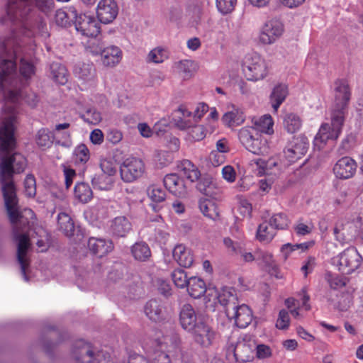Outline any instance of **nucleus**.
<instances>
[{
  "mask_svg": "<svg viewBox=\"0 0 363 363\" xmlns=\"http://www.w3.org/2000/svg\"><path fill=\"white\" fill-rule=\"evenodd\" d=\"M74 74L84 83L90 85L94 84L96 79V73L94 65L92 63H82L74 68Z\"/></svg>",
  "mask_w": 363,
  "mask_h": 363,
  "instance_id": "25",
  "label": "nucleus"
},
{
  "mask_svg": "<svg viewBox=\"0 0 363 363\" xmlns=\"http://www.w3.org/2000/svg\"><path fill=\"white\" fill-rule=\"evenodd\" d=\"M24 193L28 197H33L36 194L35 179L31 174H28L24 180Z\"/></svg>",
  "mask_w": 363,
  "mask_h": 363,
  "instance_id": "53",
  "label": "nucleus"
},
{
  "mask_svg": "<svg viewBox=\"0 0 363 363\" xmlns=\"http://www.w3.org/2000/svg\"><path fill=\"white\" fill-rule=\"evenodd\" d=\"M223 244L227 249L228 252L233 256H238V253L242 252V247L245 245L242 241H234L230 238L223 239Z\"/></svg>",
  "mask_w": 363,
  "mask_h": 363,
  "instance_id": "49",
  "label": "nucleus"
},
{
  "mask_svg": "<svg viewBox=\"0 0 363 363\" xmlns=\"http://www.w3.org/2000/svg\"><path fill=\"white\" fill-rule=\"evenodd\" d=\"M313 225L312 223L306 224L303 223L302 219L297 221L296 225L294 226V232L298 235H306L312 232Z\"/></svg>",
  "mask_w": 363,
  "mask_h": 363,
  "instance_id": "56",
  "label": "nucleus"
},
{
  "mask_svg": "<svg viewBox=\"0 0 363 363\" xmlns=\"http://www.w3.org/2000/svg\"><path fill=\"white\" fill-rule=\"evenodd\" d=\"M289 322L290 318L289 313L284 309L281 310L276 323L277 328L281 330L286 329L289 325Z\"/></svg>",
  "mask_w": 363,
  "mask_h": 363,
  "instance_id": "59",
  "label": "nucleus"
},
{
  "mask_svg": "<svg viewBox=\"0 0 363 363\" xmlns=\"http://www.w3.org/2000/svg\"><path fill=\"white\" fill-rule=\"evenodd\" d=\"M255 342L249 335L239 339L234 347V356L238 362L245 363L254 359Z\"/></svg>",
  "mask_w": 363,
  "mask_h": 363,
  "instance_id": "10",
  "label": "nucleus"
},
{
  "mask_svg": "<svg viewBox=\"0 0 363 363\" xmlns=\"http://www.w3.org/2000/svg\"><path fill=\"white\" fill-rule=\"evenodd\" d=\"M55 18L56 23L60 26L65 27L69 23L68 13L62 9L56 11Z\"/></svg>",
  "mask_w": 363,
  "mask_h": 363,
  "instance_id": "61",
  "label": "nucleus"
},
{
  "mask_svg": "<svg viewBox=\"0 0 363 363\" xmlns=\"http://www.w3.org/2000/svg\"><path fill=\"white\" fill-rule=\"evenodd\" d=\"M35 5L42 12L48 14L54 9L53 0H35Z\"/></svg>",
  "mask_w": 363,
  "mask_h": 363,
  "instance_id": "60",
  "label": "nucleus"
},
{
  "mask_svg": "<svg viewBox=\"0 0 363 363\" xmlns=\"http://www.w3.org/2000/svg\"><path fill=\"white\" fill-rule=\"evenodd\" d=\"M101 62L105 67H116L123 57L122 50L117 46L111 45L104 48L101 53Z\"/></svg>",
  "mask_w": 363,
  "mask_h": 363,
  "instance_id": "24",
  "label": "nucleus"
},
{
  "mask_svg": "<svg viewBox=\"0 0 363 363\" xmlns=\"http://www.w3.org/2000/svg\"><path fill=\"white\" fill-rule=\"evenodd\" d=\"M283 33V23L278 19H270L260 28L258 40L262 45H272L282 35Z\"/></svg>",
  "mask_w": 363,
  "mask_h": 363,
  "instance_id": "9",
  "label": "nucleus"
},
{
  "mask_svg": "<svg viewBox=\"0 0 363 363\" xmlns=\"http://www.w3.org/2000/svg\"><path fill=\"white\" fill-rule=\"evenodd\" d=\"M200 211L203 216L212 220H216L219 217V209L218 206H199Z\"/></svg>",
  "mask_w": 363,
  "mask_h": 363,
  "instance_id": "58",
  "label": "nucleus"
},
{
  "mask_svg": "<svg viewBox=\"0 0 363 363\" xmlns=\"http://www.w3.org/2000/svg\"><path fill=\"white\" fill-rule=\"evenodd\" d=\"M111 228L113 235L124 237L131 230V223L125 216H119L114 218Z\"/></svg>",
  "mask_w": 363,
  "mask_h": 363,
  "instance_id": "32",
  "label": "nucleus"
},
{
  "mask_svg": "<svg viewBox=\"0 0 363 363\" xmlns=\"http://www.w3.org/2000/svg\"><path fill=\"white\" fill-rule=\"evenodd\" d=\"M91 38L87 42L86 50L91 52L93 55H101L104 48L101 42L91 37Z\"/></svg>",
  "mask_w": 363,
  "mask_h": 363,
  "instance_id": "57",
  "label": "nucleus"
},
{
  "mask_svg": "<svg viewBox=\"0 0 363 363\" xmlns=\"http://www.w3.org/2000/svg\"><path fill=\"white\" fill-rule=\"evenodd\" d=\"M90 158V152L84 144L78 145L72 153V160L77 166H84Z\"/></svg>",
  "mask_w": 363,
  "mask_h": 363,
  "instance_id": "36",
  "label": "nucleus"
},
{
  "mask_svg": "<svg viewBox=\"0 0 363 363\" xmlns=\"http://www.w3.org/2000/svg\"><path fill=\"white\" fill-rule=\"evenodd\" d=\"M237 4V0H216V7L222 14L231 13Z\"/></svg>",
  "mask_w": 363,
  "mask_h": 363,
  "instance_id": "52",
  "label": "nucleus"
},
{
  "mask_svg": "<svg viewBox=\"0 0 363 363\" xmlns=\"http://www.w3.org/2000/svg\"><path fill=\"white\" fill-rule=\"evenodd\" d=\"M284 125L288 133H294L299 130L302 125V121L297 115L289 113L284 119Z\"/></svg>",
  "mask_w": 363,
  "mask_h": 363,
  "instance_id": "41",
  "label": "nucleus"
},
{
  "mask_svg": "<svg viewBox=\"0 0 363 363\" xmlns=\"http://www.w3.org/2000/svg\"><path fill=\"white\" fill-rule=\"evenodd\" d=\"M74 196L80 202L88 203L92 196V191L87 184L77 183L74 187Z\"/></svg>",
  "mask_w": 363,
  "mask_h": 363,
  "instance_id": "39",
  "label": "nucleus"
},
{
  "mask_svg": "<svg viewBox=\"0 0 363 363\" xmlns=\"http://www.w3.org/2000/svg\"><path fill=\"white\" fill-rule=\"evenodd\" d=\"M357 167V164L354 160L350 157H343L334 165L333 172L338 179H348L354 175Z\"/></svg>",
  "mask_w": 363,
  "mask_h": 363,
  "instance_id": "17",
  "label": "nucleus"
},
{
  "mask_svg": "<svg viewBox=\"0 0 363 363\" xmlns=\"http://www.w3.org/2000/svg\"><path fill=\"white\" fill-rule=\"evenodd\" d=\"M70 126L69 123H59L55 125L53 137L56 144L69 148L72 146V140L70 133L67 130Z\"/></svg>",
  "mask_w": 363,
  "mask_h": 363,
  "instance_id": "28",
  "label": "nucleus"
},
{
  "mask_svg": "<svg viewBox=\"0 0 363 363\" xmlns=\"http://www.w3.org/2000/svg\"><path fill=\"white\" fill-rule=\"evenodd\" d=\"M256 354L259 359H264L271 356V348L266 345H255Z\"/></svg>",
  "mask_w": 363,
  "mask_h": 363,
  "instance_id": "64",
  "label": "nucleus"
},
{
  "mask_svg": "<svg viewBox=\"0 0 363 363\" xmlns=\"http://www.w3.org/2000/svg\"><path fill=\"white\" fill-rule=\"evenodd\" d=\"M147 195L154 203H161L165 201L166 191L155 185L150 186L147 189Z\"/></svg>",
  "mask_w": 363,
  "mask_h": 363,
  "instance_id": "46",
  "label": "nucleus"
},
{
  "mask_svg": "<svg viewBox=\"0 0 363 363\" xmlns=\"http://www.w3.org/2000/svg\"><path fill=\"white\" fill-rule=\"evenodd\" d=\"M214 294V301H217L220 305L223 306L225 309L232 308L238 303V297L234 288L223 287L220 292H217L215 289L208 290V296ZM216 303V301H214Z\"/></svg>",
  "mask_w": 363,
  "mask_h": 363,
  "instance_id": "18",
  "label": "nucleus"
},
{
  "mask_svg": "<svg viewBox=\"0 0 363 363\" xmlns=\"http://www.w3.org/2000/svg\"><path fill=\"white\" fill-rule=\"evenodd\" d=\"M147 317L154 322H160L164 319L165 307L160 300L150 299L144 307Z\"/></svg>",
  "mask_w": 363,
  "mask_h": 363,
  "instance_id": "22",
  "label": "nucleus"
},
{
  "mask_svg": "<svg viewBox=\"0 0 363 363\" xmlns=\"http://www.w3.org/2000/svg\"><path fill=\"white\" fill-rule=\"evenodd\" d=\"M18 206H6L9 220L12 224H16L21 217Z\"/></svg>",
  "mask_w": 363,
  "mask_h": 363,
  "instance_id": "62",
  "label": "nucleus"
},
{
  "mask_svg": "<svg viewBox=\"0 0 363 363\" xmlns=\"http://www.w3.org/2000/svg\"><path fill=\"white\" fill-rule=\"evenodd\" d=\"M172 279L176 286L184 289L189 284L186 272L181 269H174L172 273Z\"/></svg>",
  "mask_w": 363,
  "mask_h": 363,
  "instance_id": "47",
  "label": "nucleus"
},
{
  "mask_svg": "<svg viewBox=\"0 0 363 363\" xmlns=\"http://www.w3.org/2000/svg\"><path fill=\"white\" fill-rule=\"evenodd\" d=\"M197 189L206 196L204 199L207 201H218L220 197L219 191L215 186V184L208 180L199 182L197 184Z\"/></svg>",
  "mask_w": 363,
  "mask_h": 363,
  "instance_id": "33",
  "label": "nucleus"
},
{
  "mask_svg": "<svg viewBox=\"0 0 363 363\" xmlns=\"http://www.w3.org/2000/svg\"><path fill=\"white\" fill-rule=\"evenodd\" d=\"M179 74L184 79H189L196 70V65L191 60H184L179 61L177 65Z\"/></svg>",
  "mask_w": 363,
  "mask_h": 363,
  "instance_id": "42",
  "label": "nucleus"
},
{
  "mask_svg": "<svg viewBox=\"0 0 363 363\" xmlns=\"http://www.w3.org/2000/svg\"><path fill=\"white\" fill-rule=\"evenodd\" d=\"M186 288L189 295L194 298H201L207 291L205 281L198 277H189V284Z\"/></svg>",
  "mask_w": 363,
  "mask_h": 363,
  "instance_id": "29",
  "label": "nucleus"
},
{
  "mask_svg": "<svg viewBox=\"0 0 363 363\" xmlns=\"http://www.w3.org/2000/svg\"><path fill=\"white\" fill-rule=\"evenodd\" d=\"M335 105L333 113L341 112L345 118V109L350 99V91L345 82L338 81L335 83Z\"/></svg>",
  "mask_w": 363,
  "mask_h": 363,
  "instance_id": "14",
  "label": "nucleus"
},
{
  "mask_svg": "<svg viewBox=\"0 0 363 363\" xmlns=\"http://www.w3.org/2000/svg\"><path fill=\"white\" fill-rule=\"evenodd\" d=\"M50 76L55 82L60 84H65L67 82L66 68L58 62L50 65Z\"/></svg>",
  "mask_w": 363,
  "mask_h": 363,
  "instance_id": "37",
  "label": "nucleus"
},
{
  "mask_svg": "<svg viewBox=\"0 0 363 363\" xmlns=\"http://www.w3.org/2000/svg\"><path fill=\"white\" fill-rule=\"evenodd\" d=\"M242 71L247 80L258 81L268 75L269 68L265 59L258 53L254 52L246 55Z\"/></svg>",
  "mask_w": 363,
  "mask_h": 363,
  "instance_id": "5",
  "label": "nucleus"
},
{
  "mask_svg": "<svg viewBox=\"0 0 363 363\" xmlns=\"http://www.w3.org/2000/svg\"><path fill=\"white\" fill-rule=\"evenodd\" d=\"M82 118L90 124H98L101 121V113L95 108H89L81 116Z\"/></svg>",
  "mask_w": 363,
  "mask_h": 363,
  "instance_id": "50",
  "label": "nucleus"
},
{
  "mask_svg": "<svg viewBox=\"0 0 363 363\" xmlns=\"http://www.w3.org/2000/svg\"><path fill=\"white\" fill-rule=\"evenodd\" d=\"M73 354L77 363H93L94 359L96 360L91 345L82 340L76 342Z\"/></svg>",
  "mask_w": 363,
  "mask_h": 363,
  "instance_id": "21",
  "label": "nucleus"
},
{
  "mask_svg": "<svg viewBox=\"0 0 363 363\" xmlns=\"http://www.w3.org/2000/svg\"><path fill=\"white\" fill-rule=\"evenodd\" d=\"M165 187L178 198H185L189 192V182L179 173L167 174L163 179Z\"/></svg>",
  "mask_w": 363,
  "mask_h": 363,
  "instance_id": "12",
  "label": "nucleus"
},
{
  "mask_svg": "<svg viewBox=\"0 0 363 363\" xmlns=\"http://www.w3.org/2000/svg\"><path fill=\"white\" fill-rule=\"evenodd\" d=\"M30 1L23 3L9 0L7 17L11 22H19V33H13L0 45V92L5 104L0 118V181L4 204H16L14 174L23 172L27 165L26 157L18 153L10 154L16 148L14 132L20 110L18 103L23 98L21 88L29 84L36 68L32 58L35 41L50 36L46 22L41 17H28Z\"/></svg>",
  "mask_w": 363,
  "mask_h": 363,
  "instance_id": "1",
  "label": "nucleus"
},
{
  "mask_svg": "<svg viewBox=\"0 0 363 363\" xmlns=\"http://www.w3.org/2000/svg\"><path fill=\"white\" fill-rule=\"evenodd\" d=\"M113 183V176L104 173L96 175L92 179V184L95 188L101 190L110 189Z\"/></svg>",
  "mask_w": 363,
  "mask_h": 363,
  "instance_id": "38",
  "label": "nucleus"
},
{
  "mask_svg": "<svg viewBox=\"0 0 363 363\" xmlns=\"http://www.w3.org/2000/svg\"><path fill=\"white\" fill-rule=\"evenodd\" d=\"M196 312L190 304H184L180 311L179 321L182 327L187 330H192L197 325Z\"/></svg>",
  "mask_w": 363,
  "mask_h": 363,
  "instance_id": "27",
  "label": "nucleus"
},
{
  "mask_svg": "<svg viewBox=\"0 0 363 363\" xmlns=\"http://www.w3.org/2000/svg\"><path fill=\"white\" fill-rule=\"evenodd\" d=\"M154 160L161 167L167 166L173 160L172 154L165 150H157L154 155Z\"/></svg>",
  "mask_w": 363,
  "mask_h": 363,
  "instance_id": "51",
  "label": "nucleus"
},
{
  "mask_svg": "<svg viewBox=\"0 0 363 363\" xmlns=\"http://www.w3.org/2000/svg\"><path fill=\"white\" fill-rule=\"evenodd\" d=\"M254 127L256 128L259 133H273V120L270 115L266 114L258 119L254 120Z\"/></svg>",
  "mask_w": 363,
  "mask_h": 363,
  "instance_id": "40",
  "label": "nucleus"
},
{
  "mask_svg": "<svg viewBox=\"0 0 363 363\" xmlns=\"http://www.w3.org/2000/svg\"><path fill=\"white\" fill-rule=\"evenodd\" d=\"M69 12L74 18V26L77 31L82 35L95 37L99 33V24L94 16L86 13L77 14L75 9H70Z\"/></svg>",
  "mask_w": 363,
  "mask_h": 363,
  "instance_id": "8",
  "label": "nucleus"
},
{
  "mask_svg": "<svg viewBox=\"0 0 363 363\" xmlns=\"http://www.w3.org/2000/svg\"><path fill=\"white\" fill-rule=\"evenodd\" d=\"M145 171L144 162L138 157H130L125 159L120 166L121 179L131 183L140 178Z\"/></svg>",
  "mask_w": 363,
  "mask_h": 363,
  "instance_id": "7",
  "label": "nucleus"
},
{
  "mask_svg": "<svg viewBox=\"0 0 363 363\" xmlns=\"http://www.w3.org/2000/svg\"><path fill=\"white\" fill-rule=\"evenodd\" d=\"M131 252L135 259L140 261H145L151 255L149 246L145 242L135 243L132 247Z\"/></svg>",
  "mask_w": 363,
  "mask_h": 363,
  "instance_id": "43",
  "label": "nucleus"
},
{
  "mask_svg": "<svg viewBox=\"0 0 363 363\" xmlns=\"http://www.w3.org/2000/svg\"><path fill=\"white\" fill-rule=\"evenodd\" d=\"M246 116L244 109L230 104L228 106V111L223 114L222 121L228 128H233L241 125L245 121Z\"/></svg>",
  "mask_w": 363,
  "mask_h": 363,
  "instance_id": "19",
  "label": "nucleus"
},
{
  "mask_svg": "<svg viewBox=\"0 0 363 363\" xmlns=\"http://www.w3.org/2000/svg\"><path fill=\"white\" fill-rule=\"evenodd\" d=\"M222 175L228 182H234L236 179V172L232 166H225L222 169Z\"/></svg>",
  "mask_w": 363,
  "mask_h": 363,
  "instance_id": "63",
  "label": "nucleus"
},
{
  "mask_svg": "<svg viewBox=\"0 0 363 363\" xmlns=\"http://www.w3.org/2000/svg\"><path fill=\"white\" fill-rule=\"evenodd\" d=\"M179 174L185 177L190 183L194 182L200 177L199 169L189 160H183L179 166Z\"/></svg>",
  "mask_w": 363,
  "mask_h": 363,
  "instance_id": "30",
  "label": "nucleus"
},
{
  "mask_svg": "<svg viewBox=\"0 0 363 363\" xmlns=\"http://www.w3.org/2000/svg\"><path fill=\"white\" fill-rule=\"evenodd\" d=\"M169 57L167 50L162 48H155L148 54L147 60L155 64L162 63Z\"/></svg>",
  "mask_w": 363,
  "mask_h": 363,
  "instance_id": "45",
  "label": "nucleus"
},
{
  "mask_svg": "<svg viewBox=\"0 0 363 363\" xmlns=\"http://www.w3.org/2000/svg\"><path fill=\"white\" fill-rule=\"evenodd\" d=\"M326 279L333 289H339L346 285L345 279L337 274L328 273L326 274Z\"/></svg>",
  "mask_w": 363,
  "mask_h": 363,
  "instance_id": "54",
  "label": "nucleus"
},
{
  "mask_svg": "<svg viewBox=\"0 0 363 363\" xmlns=\"http://www.w3.org/2000/svg\"><path fill=\"white\" fill-rule=\"evenodd\" d=\"M290 220L284 213L274 214L269 219V225L276 230H284L289 227Z\"/></svg>",
  "mask_w": 363,
  "mask_h": 363,
  "instance_id": "44",
  "label": "nucleus"
},
{
  "mask_svg": "<svg viewBox=\"0 0 363 363\" xmlns=\"http://www.w3.org/2000/svg\"><path fill=\"white\" fill-rule=\"evenodd\" d=\"M362 260V257L354 247L345 249L333 259L338 270L346 274H350L357 269L361 266Z\"/></svg>",
  "mask_w": 363,
  "mask_h": 363,
  "instance_id": "6",
  "label": "nucleus"
},
{
  "mask_svg": "<svg viewBox=\"0 0 363 363\" xmlns=\"http://www.w3.org/2000/svg\"><path fill=\"white\" fill-rule=\"evenodd\" d=\"M156 350L150 359V363H172L174 359L182 355L181 340L178 334L171 332L157 340Z\"/></svg>",
  "mask_w": 363,
  "mask_h": 363,
  "instance_id": "2",
  "label": "nucleus"
},
{
  "mask_svg": "<svg viewBox=\"0 0 363 363\" xmlns=\"http://www.w3.org/2000/svg\"><path fill=\"white\" fill-rule=\"evenodd\" d=\"M240 143L246 150L255 155H264L268 152L267 140L254 126H245L238 132Z\"/></svg>",
  "mask_w": 363,
  "mask_h": 363,
  "instance_id": "3",
  "label": "nucleus"
},
{
  "mask_svg": "<svg viewBox=\"0 0 363 363\" xmlns=\"http://www.w3.org/2000/svg\"><path fill=\"white\" fill-rule=\"evenodd\" d=\"M192 330L195 341L203 347L210 346L216 337V333L203 322L198 323Z\"/></svg>",
  "mask_w": 363,
  "mask_h": 363,
  "instance_id": "20",
  "label": "nucleus"
},
{
  "mask_svg": "<svg viewBox=\"0 0 363 363\" xmlns=\"http://www.w3.org/2000/svg\"><path fill=\"white\" fill-rule=\"evenodd\" d=\"M88 247L92 254L102 257L113 249V243L111 240L90 238L88 240Z\"/></svg>",
  "mask_w": 363,
  "mask_h": 363,
  "instance_id": "23",
  "label": "nucleus"
},
{
  "mask_svg": "<svg viewBox=\"0 0 363 363\" xmlns=\"http://www.w3.org/2000/svg\"><path fill=\"white\" fill-rule=\"evenodd\" d=\"M174 259L182 267L188 268L194 262V255L191 249L182 244L175 246L173 250Z\"/></svg>",
  "mask_w": 363,
  "mask_h": 363,
  "instance_id": "26",
  "label": "nucleus"
},
{
  "mask_svg": "<svg viewBox=\"0 0 363 363\" xmlns=\"http://www.w3.org/2000/svg\"><path fill=\"white\" fill-rule=\"evenodd\" d=\"M225 313L229 318H233L235 324L240 328H246L252 320V311L245 304L235 305L230 310L228 308L225 310Z\"/></svg>",
  "mask_w": 363,
  "mask_h": 363,
  "instance_id": "15",
  "label": "nucleus"
},
{
  "mask_svg": "<svg viewBox=\"0 0 363 363\" xmlns=\"http://www.w3.org/2000/svg\"><path fill=\"white\" fill-rule=\"evenodd\" d=\"M101 173L114 176L117 171L116 164L112 159H103L100 162Z\"/></svg>",
  "mask_w": 363,
  "mask_h": 363,
  "instance_id": "55",
  "label": "nucleus"
},
{
  "mask_svg": "<svg viewBox=\"0 0 363 363\" xmlns=\"http://www.w3.org/2000/svg\"><path fill=\"white\" fill-rule=\"evenodd\" d=\"M14 240L17 244V260L21 265V271L26 281H28L26 269L30 265L29 259L27 258V252L30 247V238L27 234H15Z\"/></svg>",
  "mask_w": 363,
  "mask_h": 363,
  "instance_id": "13",
  "label": "nucleus"
},
{
  "mask_svg": "<svg viewBox=\"0 0 363 363\" xmlns=\"http://www.w3.org/2000/svg\"><path fill=\"white\" fill-rule=\"evenodd\" d=\"M118 7L114 0H101L96 8L97 18L104 24L111 23L117 16Z\"/></svg>",
  "mask_w": 363,
  "mask_h": 363,
  "instance_id": "16",
  "label": "nucleus"
},
{
  "mask_svg": "<svg viewBox=\"0 0 363 363\" xmlns=\"http://www.w3.org/2000/svg\"><path fill=\"white\" fill-rule=\"evenodd\" d=\"M57 223L59 229L63 232V233L70 237L73 235L74 232V224L71 217L66 213H60L57 216Z\"/></svg>",
  "mask_w": 363,
  "mask_h": 363,
  "instance_id": "35",
  "label": "nucleus"
},
{
  "mask_svg": "<svg viewBox=\"0 0 363 363\" xmlns=\"http://www.w3.org/2000/svg\"><path fill=\"white\" fill-rule=\"evenodd\" d=\"M276 235V230L269 223L264 222L257 228L256 238L261 242H270Z\"/></svg>",
  "mask_w": 363,
  "mask_h": 363,
  "instance_id": "34",
  "label": "nucleus"
},
{
  "mask_svg": "<svg viewBox=\"0 0 363 363\" xmlns=\"http://www.w3.org/2000/svg\"><path fill=\"white\" fill-rule=\"evenodd\" d=\"M309 142L306 137L300 135L294 138L285 148L284 157L289 163H294L307 152Z\"/></svg>",
  "mask_w": 363,
  "mask_h": 363,
  "instance_id": "11",
  "label": "nucleus"
},
{
  "mask_svg": "<svg viewBox=\"0 0 363 363\" xmlns=\"http://www.w3.org/2000/svg\"><path fill=\"white\" fill-rule=\"evenodd\" d=\"M35 141L40 147H50L52 143V136L51 135V133L48 129L45 128L39 130L36 134Z\"/></svg>",
  "mask_w": 363,
  "mask_h": 363,
  "instance_id": "48",
  "label": "nucleus"
},
{
  "mask_svg": "<svg viewBox=\"0 0 363 363\" xmlns=\"http://www.w3.org/2000/svg\"><path fill=\"white\" fill-rule=\"evenodd\" d=\"M289 94L286 84H279L275 86L270 94V102L274 111H277L281 104L284 101Z\"/></svg>",
  "mask_w": 363,
  "mask_h": 363,
  "instance_id": "31",
  "label": "nucleus"
},
{
  "mask_svg": "<svg viewBox=\"0 0 363 363\" xmlns=\"http://www.w3.org/2000/svg\"><path fill=\"white\" fill-rule=\"evenodd\" d=\"M344 121L345 118H342L341 112L337 113H332L331 124L324 123L320 126L318 134L314 138V146L320 150L328 140H336L342 131Z\"/></svg>",
  "mask_w": 363,
  "mask_h": 363,
  "instance_id": "4",
  "label": "nucleus"
}]
</instances>
